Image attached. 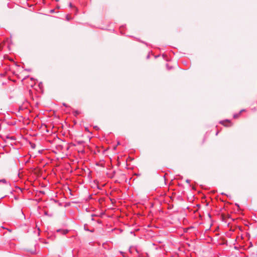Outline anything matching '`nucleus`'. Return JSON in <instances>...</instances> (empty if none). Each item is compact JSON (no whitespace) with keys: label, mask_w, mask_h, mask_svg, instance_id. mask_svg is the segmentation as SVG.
Returning <instances> with one entry per match:
<instances>
[{"label":"nucleus","mask_w":257,"mask_h":257,"mask_svg":"<svg viewBox=\"0 0 257 257\" xmlns=\"http://www.w3.org/2000/svg\"><path fill=\"white\" fill-rule=\"evenodd\" d=\"M186 182H187L188 183H189L190 182V181H189V180H186Z\"/></svg>","instance_id":"obj_5"},{"label":"nucleus","mask_w":257,"mask_h":257,"mask_svg":"<svg viewBox=\"0 0 257 257\" xmlns=\"http://www.w3.org/2000/svg\"><path fill=\"white\" fill-rule=\"evenodd\" d=\"M75 113L76 115H77V114H79V112H78L77 111H76L75 112Z\"/></svg>","instance_id":"obj_3"},{"label":"nucleus","mask_w":257,"mask_h":257,"mask_svg":"<svg viewBox=\"0 0 257 257\" xmlns=\"http://www.w3.org/2000/svg\"><path fill=\"white\" fill-rule=\"evenodd\" d=\"M69 6H70V7H72V5L71 3H70V4H69Z\"/></svg>","instance_id":"obj_4"},{"label":"nucleus","mask_w":257,"mask_h":257,"mask_svg":"<svg viewBox=\"0 0 257 257\" xmlns=\"http://www.w3.org/2000/svg\"><path fill=\"white\" fill-rule=\"evenodd\" d=\"M57 232H61L63 234H66L68 233V230H60L58 229L57 230Z\"/></svg>","instance_id":"obj_1"},{"label":"nucleus","mask_w":257,"mask_h":257,"mask_svg":"<svg viewBox=\"0 0 257 257\" xmlns=\"http://www.w3.org/2000/svg\"><path fill=\"white\" fill-rule=\"evenodd\" d=\"M66 18L67 20H69L71 19V18L69 16H67Z\"/></svg>","instance_id":"obj_2"}]
</instances>
